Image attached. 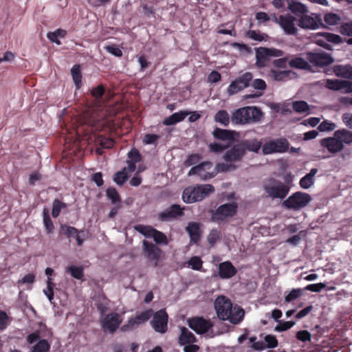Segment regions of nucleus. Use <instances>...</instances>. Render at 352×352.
Segmentation results:
<instances>
[{
  "label": "nucleus",
  "mask_w": 352,
  "mask_h": 352,
  "mask_svg": "<svg viewBox=\"0 0 352 352\" xmlns=\"http://www.w3.org/2000/svg\"><path fill=\"white\" fill-rule=\"evenodd\" d=\"M187 263L188 267H190L192 270H200L202 267L203 262L199 256H192Z\"/></svg>",
  "instance_id": "nucleus-53"
},
{
  "label": "nucleus",
  "mask_w": 352,
  "mask_h": 352,
  "mask_svg": "<svg viewBox=\"0 0 352 352\" xmlns=\"http://www.w3.org/2000/svg\"><path fill=\"white\" fill-rule=\"evenodd\" d=\"M247 35L249 38L257 41H266L267 38V34L256 30L248 31Z\"/></svg>",
  "instance_id": "nucleus-49"
},
{
  "label": "nucleus",
  "mask_w": 352,
  "mask_h": 352,
  "mask_svg": "<svg viewBox=\"0 0 352 352\" xmlns=\"http://www.w3.org/2000/svg\"><path fill=\"white\" fill-rule=\"evenodd\" d=\"M311 196L305 192H297L289 196L283 203L287 209L298 210L305 208L311 201Z\"/></svg>",
  "instance_id": "nucleus-9"
},
{
  "label": "nucleus",
  "mask_w": 352,
  "mask_h": 352,
  "mask_svg": "<svg viewBox=\"0 0 352 352\" xmlns=\"http://www.w3.org/2000/svg\"><path fill=\"white\" fill-rule=\"evenodd\" d=\"M252 75L250 72H246L232 81L227 89L229 96H232L242 91L250 85L252 80Z\"/></svg>",
  "instance_id": "nucleus-14"
},
{
  "label": "nucleus",
  "mask_w": 352,
  "mask_h": 352,
  "mask_svg": "<svg viewBox=\"0 0 352 352\" xmlns=\"http://www.w3.org/2000/svg\"><path fill=\"white\" fill-rule=\"evenodd\" d=\"M273 21L281 27L286 34L295 35L298 33L297 19L294 16L287 14L276 16L273 14Z\"/></svg>",
  "instance_id": "nucleus-12"
},
{
  "label": "nucleus",
  "mask_w": 352,
  "mask_h": 352,
  "mask_svg": "<svg viewBox=\"0 0 352 352\" xmlns=\"http://www.w3.org/2000/svg\"><path fill=\"white\" fill-rule=\"evenodd\" d=\"M287 3L288 9L296 15V19L308 10L304 4L295 0H287Z\"/></svg>",
  "instance_id": "nucleus-29"
},
{
  "label": "nucleus",
  "mask_w": 352,
  "mask_h": 352,
  "mask_svg": "<svg viewBox=\"0 0 352 352\" xmlns=\"http://www.w3.org/2000/svg\"><path fill=\"white\" fill-rule=\"evenodd\" d=\"M214 309L218 318L222 320H228L232 324L240 323L245 314L243 309L232 303L231 300L224 296H218L214 302Z\"/></svg>",
  "instance_id": "nucleus-3"
},
{
  "label": "nucleus",
  "mask_w": 352,
  "mask_h": 352,
  "mask_svg": "<svg viewBox=\"0 0 352 352\" xmlns=\"http://www.w3.org/2000/svg\"><path fill=\"white\" fill-rule=\"evenodd\" d=\"M342 39L340 36L329 32H324L318 34L316 38V43L327 49L331 50V44H338L341 42Z\"/></svg>",
  "instance_id": "nucleus-20"
},
{
  "label": "nucleus",
  "mask_w": 352,
  "mask_h": 352,
  "mask_svg": "<svg viewBox=\"0 0 352 352\" xmlns=\"http://www.w3.org/2000/svg\"><path fill=\"white\" fill-rule=\"evenodd\" d=\"M237 206L234 203L225 204L220 206L212 214L215 221H223L227 217H232L236 212Z\"/></svg>",
  "instance_id": "nucleus-16"
},
{
  "label": "nucleus",
  "mask_w": 352,
  "mask_h": 352,
  "mask_svg": "<svg viewBox=\"0 0 352 352\" xmlns=\"http://www.w3.org/2000/svg\"><path fill=\"white\" fill-rule=\"evenodd\" d=\"M43 223L45 228V230H47V232L51 233L54 230V224L52 221L51 220L48 211L45 209L43 211Z\"/></svg>",
  "instance_id": "nucleus-50"
},
{
  "label": "nucleus",
  "mask_w": 352,
  "mask_h": 352,
  "mask_svg": "<svg viewBox=\"0 0 352 352\" xmlns=\"http://www.w3.org/2000/svg\"><path fill=\"white\" fill-rule=\"evenodd\" d=\"M130 173L128 171L127 167H124L122 171H119L115 175L114 182L118 185L123 184L128 178V174Z\"/></svg>",
  "instance_id": "nucleus-45"
},
{
  "label": "nucleus",
  "mask_w": 352,
  "mask_h": 352,
  "mask_svg": "<svg viewBox=\"0 0 352 352\" xmlns=\"http://www.w3.org/2000/svg\"><path fill=\"white\" fill-rule=\"evenodd\" d=\"M122 321L121 316L117 313H111L102 320V326L105 331L114 332Z\"/></svg>",
  "instance_id": "nucleus-22"
},
{
  "label": "nucleus",
  "mask_w": 352,
  "mask_h": 352,
  "mask_svg": "<svg viewBox=\"0 0 352 352\" xmlns=\"http://www.w3.org/2000/svg\"><path fill=\"white\" fill-rule=\"evenodd\" d=\"M186 230L190 236L191 241L196 243L199 239V224L195 222L190 223L186 227Z\"/></svg>",
  "instance_id": "nucleus-38"
},
{
  "label": "nucleus",
  "mask_w": 352,
  "mask_h": 352,
  "mask_svg": "<svg viewBox=\"0 0 352 352\" xmlns=\"http://www.w3.org/2000/svg\"><path fill=\"white\" fill-rule=\"evenodd\" d=\"M341 147L344 148L345 144H350L352 143V131L346 129L337 130L333 133Z\"/></svg>",
  "instance_id": "nucleus-27"
},
{
  "label": "nucleus",
  "mask_w": 352,
  "mask_h": 352,
  "mask_svg": "<svg viewBox=\"0 0 352 352\" xmlns=\"http://www.w3.org/2000/svg\"><path fill=\"white\" fill-rule=\"evenodd\" d=\"M214 188L210 184H201L186 188L182 195V199L186 203H194L214 192Z\"/></svg>",
  "instance_id": "nucleus-6"
},
{
  "label": "nucleus",
  "mask_w": 352,
  "mask_h": 352,
  "mask_svg": "<svg viewBox=\"0 0 352 352\" xmlns=\"http://www.w3.org/2000/svg\"><path fill=\"white\" fill-rule=\"evenodd\" d=\"M252 87L258 90L254 94H246L243 96V100L249 99V98H258L262 96L263 93L262 91L265 89L266 88V84L265 82L262 79H255L252 84Z\"/></svg>",
  "instance_id": "nucleus-32"
},
{
  "label": "nucleus",
  "mask_w": 352,
  "mask_h": 352,
  "mask_svg": "<svg viewBox=\"0 0 352 352\" xmlns=\"http://www.w3.org/2000/svg\"><path fill=\"white\" fill-rule=\"evenodd\" d=\"M107 195L112 203H120V199L117 190L113 188H109L107 190Z\"/></svg>",
  "instance_id": "nucleus-56"
},
{
  "label": "nucleus",
  "mask_w": 352,
  "mask_h": 352,
  "mask_svg": "<svg viewBox=\"0 0 352 352\" xmlns=\"http://www.w3.org/2000/svg\"><path fill=\"white\" fill-rule=\"evenodd\" d=\"M263 117V113L256 107H245L235 110L231 116L232 122L238 124H246L258 122Z\"/></svg>",
  "instance_id": "nucleus-5"
},
{
  "label": "nucleus",
  "mask_w": 352,
  "mask_h": 352,
  "mask_svg": "<svg viewBox=\"0 0 352 352\" xmlns=\"http://www.w3.org/2000/svg\"><path fill=\"white\" fill-rule=\"evenodd\" d=\"M325 86L332 90H342L345 89L349 91L351 89V84L348 81L327 79L324 82Z\"/></svg>",
  "instance_id": "nucleus-28"
},
{
  "label": "nucleus",
  "mask_w": 352,
  "mask_h": 352,
  "mask_svg": "<svg viewBox=\"0 0 352 352\" xmlns=\"http://www.w3.org/2000/svg\"><path fill=\"white\" fill-rule=\"evenodd\" d=\"M289 143L285 138L271 139L266 141L262 146V153L270 155L276 153H285L289 148Z\"/></svg>",
  "instance_id": "nucleus-11"
},
{
  "label": "nucleus",
  "mask_w": 352,
  "mask_h": 352,
  "mask_svg": "<svg viewBox=\"0 0 352 352\" xmlns=\"http://www.w3.org/2000/svg\"><path fill=\"white\" fill-rule=\"evenodd\" d=\"M318 173L317 168H312L309 173L300 179L299 184L303 189H308L314 184V177Z\"/></svg>",
  "instance_id": "nucleus-36"
},
{
  "label": "nucleus",
  "mask_w": 352,
  "mask_h": 352,
  "mask_svg": "<svg viewBox=\"0 0 352 352\" xmlns=\"http://www.w3.org/2000/svg\"><path fill=\"white\" fill-rule=\"evenodd\" d=\"M135 229L140 233L143 234L145 236L153 238L157 243H167L166 236L161 232L153 229L151 226L139 225L135 227Z\"/></svg>",
  "instance_id": "nucleus-18"
},
{
  "label": "nucleus",
  "mask_w": 352,
  "mask_h": 352,
  "mask_svg": "<svg viewBox=\"0 0 352 352\" xmlns=\"http://www.w3.org/2000/svg\"><path fill=\"white\" fill-rule=\"evenodd\" d=\"M293 109L298 113H305L309 109L308 104L305 101H296L292 103Z\"/></svg>",
  "instance_id": "nucleus-48"
},
{
  "label": "nucleus",
  "mask_w": 352,
  "mask_h": 352,
  "mask_svg": "<svg viewBox=\"0 0 352 352\" xmlns=\"http://www.w3.org/2000/svg\"><path fill=\"white\" fill-rule=\"evenodd\" d=\"M214 120L217 122L221 123L223 126H228L230 123L229 114L225 110H220L216 113Z\"/></svg>",
  "instance_id": "nucleus-43"
},
{
  "label": "nucleus",
  "mask_w": 352,
  "mask_h": 352,
  "mask_svg": "<svg viewBox=\"0 0 352 352\" xmlns=\"http://www.w3.org/2000/svg\"><path fill=\"white\" fill-rule=\"evenodd\" d=\"M264 190L272 199H284L289 193V188L279 180L270 179L264 184Z\"/></svg>",
  "instance_id": "nucleus-8"
},
{
  "label": "nucleus",
  "mask_w": 352,
  "mask_h": 352,
  "mask_svg": "<svg viewBox=\"0 0 352 352\" xmlns=\"http://www.w3.org/2000/svg\"><path fill=\"white\" fill-rule=\"evenodd\" d=\"M289 65L291 67H296L298 69H309V63L305 61L302 58L296 57L291 59L288 62Z\"/></svg>",
  "instance_id": "nucleus-42"
},
{
  "label": "nucleus",
  "mask_w": 352,
  "mask_h": 352,
  "mask_svg": "<svg viewBox=\"0 0 352 352\" xmlns=\"http://www.w3.org/2000/svg\"><path fill=\"white\" fill-rule=\"evenodd\" d=\"M213 135L214 138L223 141H228L227 143L213 142L209 145L210 150L214 153H221L226 149L239 136L238 133L233 131L216 129Z\"/></svg>",
  "instance_id": "nucleus-7"
},
{
  "label": "nucleus",
  "mask_w": 352,
  "mask_h": 352,
  "mask_svg": "<svg viewBox=\"0 0 352 352\" xmlns=\"http://www.w3.org/2000/svg\"><path fill=\"white\" fill-rule=\"evenodd\" d=\"M333 72L338 76L352 79V67L349 65H336Z\"/></svg>",
  "instance_id": "nucleus-37"
},
{
  "label": "nucleus",
  "mask_w": 352,
  "mask_h": 352,
  "mask_svg": "<svg viewBox=\"0 0 352 352\" xmlns=\"http://www.w3.org/2000/svg\"><path fill=\"white\" fill-rule=\"evenodd\" d=\"M66 272L71 274V276L76 279H82L83 274V268L82 266L69 265L66 267Z\"/></svg>",
  "instance_id": "nucleus-41"
},
{
  "label": "nucleus",
  "mask_w": 352,
  "mask_h": 352,
  "mask_svg": "<svg viewBox=\"0 0 352 352\" xmlns=\"http://www.w3.org/2000/svg\"><path fill=\"white\" fill-rule=\"evenodd\" d=\"M168 315L163 309L157 311L151 323L153 328L157 332L164 333L167 329Z\"/></svg>",
  "instance_id": "nucleus-21"
},
{
  "label": "nucleus",
  "mask_w": 352,
  "mask_h": 352,
  "mask_svg": "<svg viewBox=\"0 0 352 352\" xmlns=\"http://www.w3.org/2000/svg\"><path fill=\"white\" fill-rule=\"evenodd\" d=\"M264 342L266 348H274L278 344V341L275 336L272 335H267L265 336Z\"/></svg>",
  "instance_id": "nucleus-59"
},
{
  "label": "nucleus",
  "mask_w": 352,
  "mask_h": 352,
  "mask_svg": "<svg viewBox=\"0 0 352 352\" xmlns=\"http://www.w3.org/2000/svg\"><path fill=\"white\" fill-rule=\"evenodd\" d=\"M324 21L327 25H335L340 22V17L336 14L329 12L324 15Z\"/></svg>",
  "instance_id": "nucleus-47"
},
{
  "label": "nucleus",
  "mask_w": 352,
  "mask_h": 352,
  "mask_svg": "<svg viewBox=\"0 0 352 352\" xmlns=\"http://www.w3.org/2000/svg\"><path fill=\"white\" fill-rule=\"evenodd\" d=\"M320 144L332 154L338 153L342 150L334 134L332 137L321 139Z\"/></svg>",
  "instance_id": "nucleus-25"
},
{
  "label": "nucleus",
  "mask_w": 352,
  "mask_h": 352,
  "mask_svg": "<svg viewBox=\"0 0 352 352\" xmlns=\"http://www.w3.org/2000/svg\"><path fill=\"white\" fill-rule=\"evenodd\" d=\"M220 239V232L217 230H212L207 240L210 245L213 246Z\"/></svg>",
  "instance_id": "nucleus-57"
},
{
  "label": "nucleus",
  "mask_w": 352,
  "mask_h": 352,
  "mask_svg": "<svg viewBox=\"0 0 352 352\" xmlns=\"http://www.w3.org/2000/svg\"><path fill=\"white\" fill-rule=\"evenodd\" d=\"M189 111H180L175 113L171 116L166 118L163 120V124L166 126L174 125L179 122L183 121L187 116H188Z\"/></svg>",
  "instance_id": "nucleus-31"
},
{
  "label": "nucleus",
  "mask_w": 352,
  "mask_h": 352,
  "mask_svg": "<svg viewBox=\"0 0 352 352\" xmlns=\"http://www.w3.org/2000/svg\"><path fill=\"white\" fill-rule=\"evenodd\" d=\"M219 276L222 279L233 277L237 272L236 267L230 261L221 263L218 265Z\"/></svg>",
  "instance_id": "nucleus-24"
},
{
  "label": "nucleus",
  "mask_w": 352,
  "mask_h": 352,
  "mask_svg": "<svg viewBox=\"0 0 352 352\" xmlns=\"http://www.w3.org/2000/svg\"><path fill=\"white\" fill-rule=\"evenodd\" d=\"M47 288L43 290V292L47 296L49 300L52 302L54 298L53 287L54 285L50 278H47Z\"/></svg>",
  "instance_id": "nucleus-55"
},
{
  "label": "nucleus",
  "mask_w": 352,
  "mask_h": 352,
  "mask_svg": "<svg viewBox=\"0 0 352 352\" xmlns=\"http://www.w3.org/2000/svg\"><path fill=\"white\" fill-rule=\"evenodd\" d=\"M107 119L104 118H95L94 122L92 121V124H89L87 120L76 121L80 122V125L74 126L72 131H69V135L65 137L67 141H74V144L78 146V142L86 141L88 144L95 142L100 144L102 148H111L114 145V141L111 138H106L100 135H97V131H111L114 126V116H113V125L111 127H108L105 124Z\"/></svg>",
  "instance_id": "nucleus-1"
},
{
  "label": "nucleus",
  "mask_w": 352,
  "mask_h": 352,
  "mask_svg": "<svg viewBox=\"0 0 352 352\" xmlns=\"http://www.w3.org/2000/svg\"><path fill=\"white\" fill-rule=\"evenodd\" d=\"M295 324V322L291 321L280 322L279 324L275 327L276 331H283L290 329Z\"/></svg>",
  "instance_id": "nucleus-63"
},
{
  "label": "nucleus",
  "mask_w": 352,
  "mask_h": 352,
  "mask_svg": "<svg viewBox=\"0 0 352 352\" xmlns=\"http://www.w3.org/2000/svg\"><path fill=\"white\" fill-rule=\"evenodd\" d=\"M283 52L276 48L258 47L256 49V65L258 67H265L272 57H280Z\"/></svg>",
  "instance_id": "nucleus-13"
},
{
  "label": "nucleus",
  "mask_w": 352,
  "mask_h": 352,
  "mask_svg": "<svg viewBox=\"0 0 352 352\" xmlns=\"http://www.w3.org/2000/svg\"><path fill=\"white\" fill-rule=\"evenodd\" d=\"M66 208V204L62 202L59 199H55L52 204V214L53 217L56 218L59 215L60 211Z\"/></svg>",
  "instance_id": "nucleus-44"
},
{
  "label": "nucleus",
  "mask_w": 352,
  "mask_h": 352,
  "mask_svg": "<svg viewBox=\"0 0 352 352\" xmlns=\"http://www.w3.org/2000/svg\"><path fill=\"white\" fill-rule=\"evenodd\" d=\"M220 170H217V166L214 168L210 162H204L200 164L193 166L188 172V175H197L201 179L206 180L214 177Z\"/></svg>",
  "instance_id": "nucleus-10"
},
{
  "label": "nucleus",
  "mask_w": 352,
  "mask_h": 352,
  "mask_svg": "<svg viewBox=\"0 0 352 352\" xmlns=\"http://www.w3.org/2000/svg\"><path fill=\"white\" fill-rule=\"evenodd\" d=\"M294 74L289 70L272 69L270 76L275 80L286 81L291 79Z\"/></svg>",
  "instance_id": "nucleus-34"
},
{
  "label": "nucleus",
  "mask_w": 352,
  "mask_h": 352,
  "mask_svg": "<svg viewBox=\"0 0 352 352\" xmlns=\"http://www.w3.org/2000/svg\"><path fill=\"white\" fill-rule=\"evenodd\" d=\"M179 341L183 345L186 344H191L195 342V337L192 332L186 328H183L182 329Z\"/></svg>",
  "instance_id": "nucleus-40"
},
{
  "label": "nucleus",
  "mask_w": 352,
  "mask_h": 352,
  "mask_svg": "<svg viewBox=\"0 0 352 352\" xmlns=\"http://www.w3.org/2000/svg\"><path fill=\"white\" fill-rule=\"evenodd\" d=\"M60 233L67 235L68 237H75L78 234V231L74 227L67 226H61Z\"/></svg>",
  "instance_id": "nucleus-52"
},
{
  "label": "nucleus",
  "mask_w": 352,
  "mask_h": 352,
  "mask_svg": "<svg viewBox=\"0 0 352 352\" xmlns=\"http://www.w3.org/2000/svg\"><path fill=\"white\" fill-rule=\"evenodd\" d=\"M245 155L244 148L239 144L228 149L223 155V162L217 164V170L221 173L233 171L239 167V164Z\"/></svg>",
  "instance_id": "nucleus-4"
},
{
  "label": "nucleus",
  "mask_w": 352,
  "mask_h": 352,
  "mask_svg": "<svg viewBox=\"0 0 352 352\" xmlns=\"http://www.w3.org/2000/svg\"><path fill=\"white\" fill-rule=\"evenodd\" d=\"M256 337H251L249 338L250 343L252 344V347L256 350H263L266 348L265 344L264 342H256Z\"/></svg>",
  "instance_id": "nucleus-64"
},
{
  "label": "nucleus",
  "mask_w": 352,
  "mask_h": 352,
  "mask_svg": "<svg viewBox=\"0 0 352 352\" xmlns=\"http://www.w3.org/2000/svg\"><path fill=\"white\" fill-rule=\"evenodd\" d=\"M184 208L179 205H173L169 209L166 210L160 214L162 220H168L180 216L183 213Z\"/></svg>",
  "instance_id": "nucleus-35"
},
{
  "label": "nucleus",
  "mask_w": 352,
  "mask_h": 352,
  "mask_svg": "<svg viewBox=\"0 0 352 352\" xmlns=\"http://www.w3.org/2000/svg\"><path fill=\"white\" fill-rule=\"evenodd\" d=\"M240 146H242L244 148V151L248 150L249 151H252L254 153H258L260 151L261 148L263 146L262 142L256 138L250 139V140H244L241 141L239 144Z\"/></svg>",
  "instance_id": "nucleus-30"
},
{
  "label": "nucleus",
  "mask_w": 352,
  "mask_h": 352,
  "mask_svg": "<svg viewBox=\"0 0 352 352\" xmlns=\"http://www.w3.org/2000/svg\"><path fill=\"white\" fill-rule=\"evenodd\" d=\"M302 291L303 289L300 288L292 289L289 294L285 296V302H289L297 299L302 294Z\"/></svg>",
  "instance_id": "nucleus-54"
},
{
  "label": "nucleus",
  "mask_w": 352,
  "mask_h": 352,
  "mask_svg": "<svg viewBox=\"0 0 352 352\" xmlns=\"http://www.w3.org/2000/svg\"><path fill=\"white\" fill-rule=\"evenodd\" d=\"M320 19L318 15L309 10L297 19V25L302 29L315 30L319 27Z\"/></svg>",
  "instance_id": "nucleus-15"
},
{
  "label": "nucleus",
  "mask_w": 352,
  "mask_h": 352,
  "mask_svg": "<svg viewBox=\"0 0 352 352\" xmlns=\"http://www.w3.org/2000/svg\"><path fill=\"white\" fill-rule=\"evenodd\" d=\"M104 48L109 53L115 56L120 57L122 56V50L116 45H107Z\"/></svg>",
  "instance_id": "nucleus-61"
},
{
  "label": "nucleus",
  "mask_w": 352,
  "mask_h": 352,
  "mask_svg": "<svg viewBox=\"0 0 352 352\" xmlns=\"http://www.w3.org/2000/svg\"><path fill=\"white\" fill-rule=\"evenodd\" d=\"M336 127L335 123L325 120L319 124L318 129L321 132H330L334 131Z\"/></svg>",
  "instance_id": "nucleus-46"
},
{
  "label": "nucleus",
  "mask_w": 352,
  "mask_h": 352,
  "mask_svg": "<svg viewBox=\"0 0 352 352\" xmlns=\"http://www.w3.org/2000/svg\"><path fill=\"white\" fill-rule=\"evenodd\" d=\"M340 32L346 36H352V21L342 24Z\"/></svg>",
  "instance_id": "nucleus-62"
},
{
  "label": "nucleus",
  "mask_w": 352,
  "mask_h": 352,
  "mask_svg": "<svg viewBox=\"0 0 352 352\" xmlns=\"http://www.w3.org/2000/svg\"><path fill=\"white\" fill-rule=\"evenodd\" d=\"M72 79L77 89H79L82 85V74L79 65H75L71 69Z\"/></svg>",
  "instance_id": "nucleus-39"
},
{
  "label": "nucleus",
  "mask_w": 352,
  "mask_h": 352,
  "mask_svg": "<svg viewBox=\"0 0 352 352\" xmlns=\"http://www.w3.org/2000/svg\"><path fill=\"white\" fill-rule=\"evenodd\" d=\"M309 63L314 66L322 67L331 64L333 62L331 56L324 52H311L307 56Z\"/></svg>",
  "instance_id": "nucleus-19"
},
{
  "label": "nucleus",
  "mask_w": 352,
  "mask_h": 352,
  "mask_svg": "<svg viewBox=\"0 0 352 352\" xmlns=\"http://www.w3.org/2000/svg\"><path fill=\"white\" fill-rule=\"evenodd\" d=\"M143 245L146 256L151 261L154 262L155 266H157L161 254L160 250L153 243H148L147 241H143Z\"/></svg>",
  "instance_id": "nucleus-26"
},
{
  "label": "nucleus",
  "mask_w": 352,
  "mask_h": 352,
  "mask_svg": "<svg viewBox=\"0 0 352 352\" xmlns=\"http://www.w3.org/2000/svg\"><path fill=\"white\" fill-rule=\"evenodd\" d=\"M127 169L129 172L135 170V164L141 161V155L137 149H133L128 153Z\"/></svg>",
  "instance_id": "nucleus-33"
},
{
  "label": "nucleus",
  "mask_w": 352,
  "mask_h": 352,
  "mask_svg": "<svg viewBox=\"0 0 352 352\" xmlns=\"http://www.w3.org/2000/svg\"><path fill=\"white\" fill-rule=\"evenodd\" d=\"M152 314L153 311L151 309L138 314L135 318L129 319L128 322L122 327V330L126 331L135 329L140 324L147 321Z\"/></svg>",
  "instance_id": "nucleus-17"
},
{
  "label": "nucleus",
  "mask_w": 352,
  "mask_h": 352,
  "mask_svg": "<svg viewBox=\"0 0 352 352\" xmlns=\"http://www.w3.org/2000/svg\"><path fill=\"white\" fill-rule=\"evenodd\" d=\"M326 287V285L322 283L310 284L305 287V289L313 292H320L322 289Z\"/></svg>",
  "instance_id": "nucleus-60"
},
{
  "label": "nucleus",
  "mask_w": 352,
  "mask_h": 352,
  "mask_svg": "<svg viewBox=\"0 0 352 352\" xmlns=\"http://www.w3.org/2000/svg\"><path fill=\"white\" fill-rule=\"evenodd\" d=\"M50 345L45 340H40L34 346L32 352H48Z\"/></svg>",
  "instance_id": "nucleus-51"
},
{
  "label": "nucleus",
  "mask_w": 352,
  "mask_h": 352,
  "mask_svg": "<svg viewBox=\"0 0 352 352\" xmlns=\"http://www.w3.org/2000/svg\"><path fill=\"white\" fill-rule=\"evenodd\" d=\"M189 326L197 333L202 334L207 332L212 327V323L210 320L197 317L189 320Z\"/></svg>",
  "instance_id": "nucleus-23"
},
{
  "label": "nucleus",
  "mask_w": 352,
  "mask_h": 352,
  "mask_svg": "<svg viewBox=\"0 0 352 352\" xmlns=\"http://www.w3.org/2000/svg\"><path fill=\"white\" fill-rule=\"evenodd\" d=\"M159 138L158 135L148 133L144 135L142 142L144 144H155Z\"/></svg>",
  "instance_id": "nucleus-58"
},
{
  "label": "nucleus",
  "mask_w": 352,
  "mask_h": 352,
  "mask_svg": "<svg viewBox=\"0 0 352 352\" xmlns=\"http://www.w3.org/2000/svg\"><path fill=\"white\" fill-rule=\"evenodd\" d=\"M104 94V88L102 85H98L91 90V95L95 98L96 102L91 106L89 107L82 115L76 121L85 120L92 124V121L94 122L95 118H104L107 120L105 124L108 127H111L113 125V116H115L116 112L113 107H107L102 103V98Z\"/></svg>",
  "instance_id": "nucleus-2"
}]
</instances>
